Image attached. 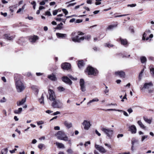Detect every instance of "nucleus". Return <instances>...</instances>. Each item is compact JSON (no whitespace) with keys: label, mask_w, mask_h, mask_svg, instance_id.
I'll return each mask as SVG.
<instances>
[{"label":"nucleus","mask_w":154,"mask_h":154,"mask_svg":"<svg viewBox=\"0 0 154 154\" xmlns=\"http://www.w3.org/2000/svg\"><path fill=\"white\" fill-rule=\"evenodd\" d=\"M75 34V32H73L71 35L72 41L75 42L80 43L85 39L88 40H89L91 38V36L90 35H88L85 36H83L79 38V36L78 35L74 36Z\"/></svg>","instance_id":"f257e3e1"},{"label":"nucleus","mask_w":154,"mask_h":154,"mask_svg":"<svg viewBox=\"0 0 154 154\" xmlns=\"http://www.w3.org/2000/svg\"><path fill=\"white\" fill-rule=\"evenodd\" d=\"M85 72L88 75H96L98 73V70L91 66H88L85 70Z\"/></svg>","instance_id":"f03ea898"},{"label":"nucleus","mask_w":154,"mask_h":154,"mask_svg":"<svg viewBox=\"0 0 154 154\" xmlns=\"http://www.w3.org/2000/svg\"><path fill=\"white\" fill-rule=\"evenodd\" d=\"M58 139L66 141L68 140V137L64 132L62 131H59L55 134Z\"/></svg>","instance_id":"7ed1b4c3"},{"label":"nucleus","mask_w":154,"mask_h":154,"mask_svg":"<svg viewBox=\"0 0 154 154\" xmlns=\"http://www.w3.org/2000/svg\"><path fill=\"white\" fill-rule=\"evenodd\" d=\"M153 84L152 82L149 83H146L142 88H140V89L142 90L143 88L148 89V93H150L154 92V88L153 87Z\"/></svg>","instance_id":"20e7f679"},{"label":"nucleus","mask_w":154,"mask_h":154,"mask_svg":"<svg viewBox=\"0 0 154 154\" xmlns=\"http://www.w3.org/2000/svg\"><path fill=\"white\" fill-rule=\"evenodd\" d=\"M15 85L17 91L18 92L22 91L25 88L23 84L20 80H18L16 82Z\"/></svg>","instance_id":"39448f33"},{"label":"nucleus","mask_w":154,"mask_h":154,"mask_svg":"<svg viewBox=\"0 0 154 154\" xmlns=\"http://www.w3.org/2000/svg\"><path fill=\"white\" fill-rule=\"evenodd\" d=\"M101 130L109 138H111L113 133V130L110 128H102Z\"/></svg>","instance_id":"423d86ee"},{"label":"nucleus","mask_w":154,"mask_h":154,"mask_svg":"<svg viewBox=\"0 0 154 154\" xmlns=\"http://www.w3.org/2000/svg\"><path fill=\"white\" fill-rule=\"evenodd\" d=\"M151 32L150 30L146 31L143 35L142 37V40H145L146 39V40H149V38H152L153 37V35L152 34H151L149 35V37H147L146 38V37Z\"/></svg>","instance_id":"0eeeda50"},{"label":"nucleus","mask_w":154,"mask_h":154,"mask_svg":"<svg viewBox=\"0 0 154 154\" xmlns=\"http://www.w3.org/2000/svg\"><path fill=\"white\" fill-rule=\"evenodd\" d=\"M48 93L49 95V99L51 101L56 99V97L54 91L51 89L48 90Z\"/></svg>","instance_id":"6e6552de"},{"label":"nucleus","mask_w":154,"mask_h":154,"mask_svg":"<svg viewBox=\"0 0 154 154\" xmlns=\"http://www.w3.org/2000/svg\"><path fill=\"white\" fill-rule=\"evenodd\" d=\"M61 67L63 70H68L71 68V65L69 63L66 62L61 64Z\"/></svg>","instance_id":"1a4fd4ad"},{"label":"nucleus","mask_w":154,"mask_h":154,"mask_svg":"<svg viewBox=\"0 0 154 154\" xmlns=\"http://www.w3.org/2000/svg\"><path fill=\"white\" fill-rule=\"evenodd\" d=\"M117 41L120 42L121 44L125 47H127L128 45V42L126 39H122L121 38H119L117 39Z\"/></svg>","instance_id":"9d476101"},{"label":"nucleus","mask_w":154,"mask_h":154,"mask_svg":"<svg viewBox=\"0 0 154 154\" xmlns=\"http://www.w3.org/2000/svg\"><path fill=\"white\" fill-rule=\"evenodd\" d=\"M39 39V37L36 35H34L32 36H30L29 37L28 40L29 42L32 43L35 42L37 40Z\"/></svg>","instance_id":"9b49d317"},{"label":"nucleus","mask_w":154,"mask_h":154,"mask_svg":"<svg viewBox=\"0 0 154 154\" xmlns=\"http://www.w3.org/2000/svg\"><path fill=\"white\" fill-rule=\"evenodd\" d=\"M115 75L117 76H119L121 78L125 77V72L123 71H117L115 72Z\"/></svg>","instance_id":"f8f14e48"},{"label":"nucleus","mask_w":154,"mask_h":154,"mask_svg":"<svg viewBox=\"0 0 154 154\" xmlns=\"http://www.w3.org/2000/svg\"><path fill=\"white\" fill-rule=\"evenodd\" d=\"M61 79L62 81L67 84L70 85L72 84V81L67 76H63L61 78Z\"/></svg>","instance_id":"ddd939ff"},{"label":"nucleus","mask_w":154,"mask_h":154,"mask_svg":"<svg viewBox=\"0 0 154 154\" xmlns=\"http://www.w3.org/2000/svg\"><path fill=\"white\" fill-rule=\"evenodd\" d=\"M53 102L51 104V106L54 108H60V106H59V103L60 102L59 100L55 99L53 101Z\"/></svg>","instance_id":"4468645a"},{"label":"nucleus","mask_w":154,"mask_h":154,"mask_svg":"<svg viewBox=\"0 0 154 154\" xmlns=\"http://www.w3.org/2000/svg\"><path fill=\"white\" fill-rule=\"evenodd\" d=\"M80 85L81 90L83 92L86 91V88L85 85V81L84 79H81L79 82Z\"/></svg>","instance_id":"2eb2a0df"},{"label":"nucleus","mask_w":154,"mask_h":154,"mask_svg":"<svg viewBox=\"0 0 154 154\" xmlns=\"http://www.w3.org/2000/svg\"><path fill=\"white\" fill-rule=\"evenodd\" d=\"M95 147L101 153H104L106 152V149L103 146H100L99 145L95 144Z\"/></svg>","instance_id":"dca6fc26"},{"label":"nucleus","mask_w":154,"mask_h":154,"mask_svg":"<svg viewBox=\"0 0 154 154\" xmlns=\"http://www.w3.org/2000/svg\"><path fill=\"white\" fill-rule=\"evenodd\" d=\"M128 131H130L132 134H135L137 132V128L134 125H132L128 128Z\"/></svg>","instance_id":"f3484780"},{"label":"nucleus","mask_w":154,"mask_h":154,"mask_svg":"<svg viewBox=\"0 0 154 154\" xmlns=\"http://www.w3.org/2000/svg\"><path fill=\"white\" fill-rule=\"evenodd\" d=\"M84 126V128L85 130H88L91 125L90 122L87 120H85L82 123Z\"/></svg>","instance_id":"a211bd4d"},{"label":"nucleus","mask_w":154,"mask_h":154,"mask_svg":"<svg viewBox=\"0 0 154 154\" xmlns=\"http://www.w3.org/2000/svg\"><path fill=\"white\" fill-rule=\"evenodd\" d=\"M48 78L49 79L53 81H55L57 80V78L56 75L53 73L48 75Z\"/></svg>","instance_id":"6ab92c4d"},{"label":"nucleus","mask_w":154,"mask_h":154,"mask_svg":"<svg viewBox=\"0 0 154 154\" xmlns=\"http://www.w3.org/2000/svg\"><path fill=\"white\" fill-rule=\"evenodd\" d=\"M56 35L57 37L59 38H65L67 36V35L66 34L57 33Z\"/></svg>","instance_id":"aec40b11"},{"label":"nucleus","mask_w":154,"mask_h":154,"mask_svg":"<svg viewBox=\"0 0 154 154\" xmlns=\"http://www.w3.org/2000/svg\"><path fill=\"white\" fill-rule=\"evenodd\" d=\"M85 64L82 60L78 61L77 65L80 69H82L84 66Z\"/></svg>","instance_id":"412c9836"},{"label":"nucleus","mask_w":154,"mask_h":154,"mask_svg":"<svg viewBox=\"0 0 154 154\" xmlns=\"http://www.w3.org/2000/svg\"><path fill=\"white\" fill-rule=\"evenodd\" d=\"M64 124L65 126L68 129L71 128L72 126V123H69L66 121L64 122Z\"/></svg>","instance_id":"4be33fe9"},{"label":"nucleus","mask_w":154,"mask_h":154,"mask_svg":"<svg viewBox=\"0 0 154 154\" xmlns=\"http://www.w3.org/2000/svg\"><path fill=\"white\" fill-rule=\"evenodd\" d=\"M14 37L13 36H10L8 34H5L4 35V38L8 40H12Z\"/></svg>","instance_id":"5701e85b"},{"label":"nucleus","mask_w":154,"mask_h":154,"mask_svg":"<svg viewBox=\"0 0 154 154\" xmlns=\"http://www.w3.org/2000/svg\"><path fill=\"white\" fill-rule=\"evenodd\" d=\"M26 101V98L23 99L21 101H17V103L18 106H20L23 104Z\"/></svg>","instance_id":"b1692460"},{"label":"nucleus","mask_w":154,"mask_h":154,"mask_svg":"<svg viewBox=\"0 0 154 154\" xmlns=\"http://www.w3.org/2000/svg\"><path fill=\"white\" fill-rule=\"evenodd\" d=\"M22 111V108H20L18 109H15L14 110V112L16 114H20L21 113Z\"/></svg>","instance_id":"393cba45"},{"label":"nucleus","mask_w":154,"mask_h":154,"mask_svg":"<svg viewBox=\"0 0 154 154\" xmlns=\"http://www.w3.org/2000/svg\"><path fill=\"white\" fill-rule=\"evenodd\" d=\"M140 60L141 62L142 63H146L147 61V59L146 57L144 56H142L140 57Z\"/></svg>","instance_id":"a878e982"},{"label":"nucleus","mask_w":154,"mask_h":154,"mask_svg":"<svg viewBox=\"0 0 154 154\" xmlns=\"http://www.w3.org/2000/svg\"><path fill=\"white\" fill-rule=\"evenodd\" d=\"M118 24H116L114 25H109L106 28L107 29L109 30L113 29L114 28L116 27L117 26Z\"/></svg>","instance_id":"bb28decb"},{"label":"nucleus","mask_w":154,"mask_h":154,"mask_svg":"<svg viewBox=\"0 0 154 154\" xmlns=\"http://www.w3.org/2000/svg\"><path fill=\"white\" fill-rule=\"evenodd\" d=\"M56 144L59 148H64L65 147L64 145L61 143L56 142Z\"/></svg>","instance_id":"cd10ccee"},{"label":"nucleus","mask_w":154,"mask_h":154,"mask_svg":"<svg viewBox=\"0 0 154 154\" xmlns=\"http://www.w3.org/2000/svg\"><path fill=\"white\" fill-rule=\"evenodd\" d=\"M44 97L43 94H42L41 97L38 100V101L40 104H44Z\"/></svg>","instance_id":"c85d7f7f"},{"label":"nucleus","mask_w":154,"mask_h":154,"mask_svg":"<svg viewBox=\"0 0 154 154\" xmlns=\"http://www.w3.org/2000/svg\"><path fill=\"white\" fill-rule=\"evenodd\" d=\"M137 142V140L135 139L134 138H133L131 140V144H132V146H131V150L133 151V148L134 146V143Z\"/></svg>","instance_id":"c756f323"},{"label":"nucleus","mask_w":154,"mask_h":154,"mask_svg":"<svg viewBox=\"0 0 154 154\" xmlns=\"http://www.w3.org/2000/svg\"><path fill=\"white\" fill-rule=\"evenodd\" d=\"M137 124L140 126V128L143 129H144L145 127L144 125L143 124L142 122L140 120H139L137 121Z\"/></svg>","instance_id":"7c9ffc66"},{"label":"nucleus","mask_w":154,"mask_h":154,"mask_svg":"<svg viewBox=\"0 0 154 154\" xmlns=\"http://www.w3.org/2000/svg\"><path fill=\"white\" fill-rule=\"evenodd\" d=\"M63 25V24L62 23H60L57 25V26L55 28V29H57L60 30L63 27L62 26Z\"/></svg>","instance_id":"2f4dec72"},{"label":"nucleus","mask_w":154,"mask_h":154,"mask_svg":"<svg viewBox=\"0 0 154 154\" xmlns=\"http://www.w3.org/2000/svg\"><path fill=\"white\" fill-rule=\"evenodd\" d=\"M143 118L144 120L147 123L149 124H150L151 123L152 121L151 119H148L146 117H145L144 116L143 117Z\"/></svg>","instance_id":"473e14b6"},{"label":"nucleus","mask_w":154,"mask_h":154,"mask_svg":"<svg viewBox=\"0 0 154 154\" xmlns=\"http://www.w3.org/2000/svg\"><path fill=\"white\" fill-rule=\"evenodd\" d=\"M8 152V149L7 148L2 149L1 151L2 154H6Z\"/></svg>","instance_id":"72a5a7b5"},{"label":"nucleus","mask_w":154,"mask_h":154,"mask_svg":"<svg viewBox=\"0 0 154 154\" xmlns=\"http://www.w3.org/2000/svg\"><path fill=\"white\" fill-rule=\"evenodd\" d=\"M99 101V100L97 98H95L94 99H93L92 100H90L89 102H88L87 103V104L88 105L90 103L95 101Z\"/></svg>","instance_id":"f704fd0d"},{"label":"nucleus","mask_w":154,"mask_h":154,"mask_svg":"<svg viewBox=\"0 0 154 154\" xmlns=\"http://www.w3.org/2000/svg\"><path fill=\"white\" fill-rule=\"evenodd\" d=\"M105 46L108 47L109 48H112L114 46V45L112 44H110V43H106L104 45Z\"/></svg>","instance_id":"c9c22d12"},{"label":"nucleus","mask_w":154,"mask_h":154,"mask_svg":"<svg viewBox=\"0 0 154 154\" xmlns=\"http://www.w3.org/2000/svg\"><path fill=\"white\" fill-rule=\"evenodd\" d=\"M98 109L104 111H116V109Z\"/></svg>","instance_id":"e433bc0d"},{"label":"nucleus","mask_w":154,"mask_h":154,"mask_svg":"<svg viewBox=\"0 0 154 154\" xmlns=\"http://www.w3.org/2000/svg\"><path fill=\"white\" fill-rule=\"evenodd\" d=\"M44 147V148H45V146L43 144L41 143L39 144L38 145V147L40 149H42L43 147Z\"/></svg>","instance_id":"4c0bfd02"},{"label":"nucleus","mask_w":154,"mask_h":154,"mask_svg":"<svg viewBox=\"0 0 154 154\" xmlns=\"http://www.w3.org/2000/svg\"><path fill=\"white\" fill-rule=\"evenodd\" d=\"M58 90L60 92L63 91H64L65 89L62 87L60 86L57 88Z\"/></svg>","instance_id":"58836bf2"},{"label":"nucleus","mask_w":154,"mask_h":154,"mask_svg":"<svg viewBox=\"0 0 154 154\" xmlns=\"http://www.w3.org/2000/svg\"><path fill=\"white\" fill-rule=\"evenodd\" d=\"M62 11L65 14V15H67L68 13V11L66 9H62Z\"/></svg>","instance_id":"ea45409f"},{"label":"nucleus","mask_w":154,"mask_h":154,"mask_svg":"<svg viewBox=\"0 0 154 154\" xmlns=\"http://www.w3.org/2000/svg\"><path fill=\"white\" fill-rule=\"evenodd\" d=\"M103 85L105 86L106 89L104 91V92L105 94L108 93L109 91V90L108 89V87L106 86L105 84H103Z\"/></svg>","instance_id":"a19ab883"},{"label":"nucleus","mask_w":154,"mask_h":154,"mask_svg":"<svg viewBox=\"0 0 154 154\" xmlns=\"http://www.w3.org/2000/svg\"><path fill=\"white\" fill-rule=\"evenodd\" d=\"M6 99H5V97H3L2 99L0 100V102L1 103H4L6 101Z\"/></svg>","instance_id":"79ce46f5"},{"label":"nucleus","mask_w":154,"mask_h":154,"mask_svg":"<svg viewBox=\"0 0 154 154\" xmlns=\"http://www.w3.org/2000/svg\"><path fill=\"white\" fill-rule=\"evenodd\" d=\"M128 15V14H122V15H116L115 16V17H120L123 16H127V15Z\"/></svg>","instance_id":"37998d69"},{"label":"nucleus","mask_w":154,"mask_h":154,"mask_svg":"<svg viewBox=\"0 0 154 154\" xmlns=\"http://www.w3.org/2000/svg\"><path fill=\"white\" fill-rule=\"evenodd\" d=\"M67 139L68 140H67L66 141H68V143L69 144V146H70L72 145L71 140L70 139H69L68 137Z\"/></svg>","instance_id":"c03bdc74"},{"label":"nucleus","mask_w":154,"mask_h":154,"mask_svg":"<svg viewBox=\"0 0 154 154\" xmlns=\"http://www.w3.org/2000/svg\"><path fill=\"white\" fill-rule=\"evenodd\" d=\"M85 33L83 32H82L80 31L78 32H77V34L78 36L80 35H84Z\"/></svg>","instance_id":"a18cd8bd"},{"label":"nucleus","mask_w":154,"mask_h":154,"mask_svg":"<svg viewBox=\"0 0 154 154\" xmlns=\"http://www.w3.org/2000/svg\"><path fill=\"white\" fill-rule=\"evenodd\" d=\"M45 14L46 15H48V16H51V13L49 11H47L45 12Z\"/></svg>","instance_id":"49530a36"},{"label":"nucleus","mask_w":154,"mask_h":154,"mask_svg":"<svg viewBox=\"0 0 154 154\" xmlns=\"http://www.w3.org/2000/svg\"><path fill=\"white\" fill-rule=\"evenodd\" d=\"M136 6V4H131V5H127L128 7H134Z\"/></svg>","instance_id":"de8ad7c7"},{"label":"nucleus","mask_w":154,"mask_h":154,"mask_svg":"<svg viewBox=\"0 0 154 154\" xmlns=\"http://www.w3.org/2000/svg\"><path fill=\"white\" fill-rule=\"evenodd\" d=\"M150 72L151 73L153 74L154 76V68H152L150 69Z\"/></svg>","instance_id":"09e8293b"},{"label":"nucleus","mask_w":154,"mask_h":154,"mask_svg":"<svg viewBox=\"0 0 154 154\" xmlns=\"http://www.w3.org/2000/svg\"><path fill=\"white\" fill-rule=\"evenodd\" d=\"M54 19L58 21H61L62 20V18L58 17H55Z\"/></svg>","instance_id":"8fccbe9b"},{"label":"nucleus","mask_w":154,"mask_h":154,"mask_svg":"<svg viewBox=\"0 0 154 154\" xmlns=\"http://www.w3.org/2000/svg\"><path fill=\"white\" fill-rule=\"evenodd\" d=\"M1 14L2 15H3L5 17L7 16V14L6 12L3 13L2 12H1Z\"/></svg>","instance_id":"3c124183"},{"label":"nucleus","mask_w":154,"mask_h":154,"mask_svg":"<svg viewBox=\"0 0 154 154\" xmlns=\"http://www.w3.org/2000/svg\"><path fill=\"white\" fill-rule=\"evenodd\" d=\"M148 136L147 135L144 136L142 137L141 141H143Z\"/></svg>","instance_id":"603ef678"},{"label":"nucleus","mask_w":154,"mask_h":154,"mask_svg":"<svg viewBox=\"0 0 154 154\" xmlns=\"http://www.w3.org/2000/svg\"><path fill=\"white\" fill-rule=\"evenodd\" d=\"M127 99L126 98V94L125 93V95L124 96L122 97V99L121 100V101L122 102H123L124 101V99Z\"/></svg>","instance_id":"864d4df0"},{"label":"nucleus","mask_w":154,"mask_h":154,"mask_svg":"<svg viewBox=\"0 0 154 154\" xmlns=\"http://www.w3.org/2000/svg\"><path fill=\"white\" fill-rule=\"evenodd\" d=\"M43 122L42 121H39L37 122V124L38 125H39L43 124Z\"/></svg>","instance_id":"5fc2aeb1"},{"label":"nucleus","mask_w":154,"mask_h":154,"mask_svg":"<svg viewBox=\"0 0 154 154\" xmlns=\"http://www.w3.org/2000/svg\"><path fill=\"white\" fill-rule=\"evenodd\" d=\"M57 12H58L57 10H54L53 11V14L54 15H55L57 14Z\"/></svg>","instance_id":"6e6d98bb"},{"label":"nucleus","mask_w":154,"mask_h":154,"mask_svg":"<svg viewBox=\"0 0 154 154\" xmlns=\"http://www.w3.org/2000/svg\"><path fill=\"white\" fill-rule=\"evenodd\" d=\"M68 153L71 154L72 152V151L71 149H68L67 151Z\"/></svg>","instance_id":"4d7b16f0"},{"label":"nucleus","mask_w":154,"mask_h":154,"mask_svg":"<svg viewBox=\"0 0 154 154\" xmlns=\"http://www.w3.org/2000/svg\"><path fill=\"white\" fill-rule=\"evenodd\" d=\"M82 19H77L76 20V23H81L82 22Z\"/></svg>","instance_id":"13d9d810"},{"label":"nucleus","mask_w":154,"mask_h":154,"mask_svg":"<svg viewBox=\"0 0 154 154\" xmlns=\"http://www.w3.org/2000/svg\"><path fill=\"white\" fill-rule=\"evenodd\" d=\"M54 129L55 130H58L60 129V128L58 126H55L54 127Z\"/></svg>","instance_id":"bf43d9fd"},{"label":"nucleus","mask_w":154,"mask_h":154,"mask_svg":"<svg viewBox=\"0 0 154 154\" xmlns=\"http://www.w3.org/2000/svg\"><path fill=\"white\" fill-rule=\"evenodd\" d=\"M76 4V2L72 3H70L69 4V5L67 6V7H69L72 6H73L74 5H75Z\"/></svg>","instance_id":"052dcab7"},{"label":"nucleus","mask_w":154,"mask_h":154,"mask_svg":"<svg viewBox=\"0 0 154 154\" xmlns=\"http://www.w3.org/2000/svg\"><path fill=\"white\" fill-rule=\"evenodd\" d=\"M40 5H44L45 4V2L44 1H42L39 3Z\"/></svg>","instance_id":"680f3d73"},{"label":"nucleus","mask_w":154,"mask_h":154,"mask_svg":"<svg viewBox=\"0 0 154 154\" xmlns=\"http://www.w3.org/2000/svg\"><path fill=\"white\" fill-rule=\"evenodd\" d=\"M2 113L3 114H4L5 116H6L7 115V112L4 109L2 111Z\"/></svg>","instance_id":"e2e57ef3"},{"label":"nucleus","mask_w":154,"mask_h":154,"mask_svg":"<svg viewBox=\"0 0 154 154\" xmlns=\"http://www.w3.org/2000/svg\"><path fill=\"white\" fill-rule=\"evenodd\" d=\"M2 80L4 82H6V80L5 79V77H2L1 78Z\"/></svg>","instance_id":"0e129e2a"},{"label":"nucleus","mask_w":154,"mask_h":154,"mask_svg":"<svg viewBox=\"0 0 154 154\" xmlns=\"http://www.w3.org/2000/svg\"><path fill=\"white\" fill-rule=\"evenodd\" d=\"M56 4V3L54 2H51L49 4H50V5H51V6H52V5H55Z\"/></svg>","instance_id":"69168bd1"},{"label":"nucleus","mask_w":154,"mask_h":154,"mask_svg":"<svg viewBox=\"0 0 154 154\" xmlns=\"http://www.w3.org/2000/svg\"><path fill=\"white\" fill-rule=\"evenodd\" d=\"M95 132L96 134L98 136H100L101 135L99 133L97 130H96Z\"/></svg>","instance_id":"338daca9"},{"label":"nucleus","mask_w":154,"mask_h":154,"mask_svg":"<svg viewBox=\"0 0 154 154\" xmlns=\"http://www.w3.org/2000/svg\"><path fill=\"white\" fill-rule=\"evenodd\" d=\"M53 112L52 111H51V110H48L46 111V112L48 114H50Z\"/></svg>","instance_id":"774afa93"}]
</instances>
